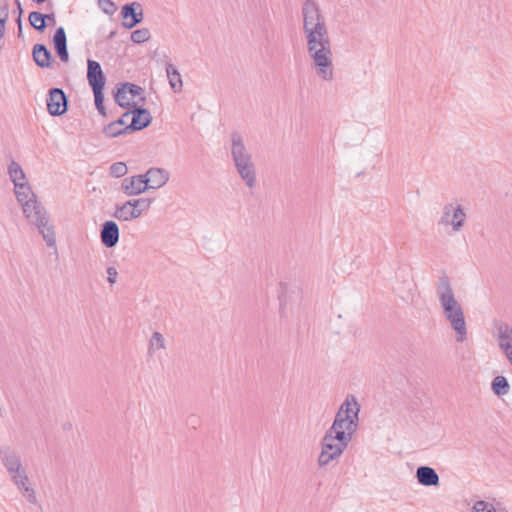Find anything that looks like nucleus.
Segmentation results:
<instances>
[{"label": "nucleus", "instance_id": "f03ea898", "mask_svg": "<svg viewBox=\"0 0 512 512\" xmlns=\"http://www.w3.org/2000/svg\"><path fill=\"white\" fill-rule=\"evenodd\" d=\"M436 293L443 315L455 332L456 341L463 343L467 339V325L461 304L457 301L450 279L446 275L438 278Z\"/></svg>", "mask_w": 512, "mask_h": 512}, {"label": "nucleus", "instance_id": "473e14b6", "mask_svg": "<svg viewBox=\"0 0 512 512\" xmlns=\"http://www.w3.org/2000/svg\"><path fill=\"white\" fill-rule=\"evenodd\" d=\"M94 93V100H95V106L98 110V112L102 116H106V109L104 106V93L103 90L93 91Z\"/></svg>", "mask_w": 512, "mask_h": 512}, {"label": "nucleus", "instance_id": "a19ab883", "mask_svg": "<svg viewBox=\"0 0 512 512\" xmlns=\"http://www.w3.org/2000/svg\"><path fill=\"white\" fill-rule=\"evenodd\" d=\"M43 16H44V22L46 20L55 22V15L53 13H51V14H43Z\"/></svg>", "mask_w": 512, "mask_h": 512}, {"label": "nucleus", "instance_id": "c9c22d12", "mask_svg": "<svg viewBox=\"0 0 512 512\" xmlns=\"http://www.w3.org/2000/svg\"><path fill=\"white\" fill-rule=\"evenodd\" d=\"M9 17V7L6 0H0V28L5 27V23Z\"/></svg>", "mask_w": 512, "mask_h": 512}, {"label": "nucleus", "instance_id": "2f4dec72", "mask_svg": "<svg viewBox=\"0 0 512 512\" xmlns=\"http://www.w3.org/2000/svg\"><path fill=\"white\" fill-rule=\"evenodd\" d=\"M127 171V166L123 162H116L110 166V174L116 178L123 177Z\"/></svg>", "mask_w": 512, "mask_h": 512}, {"label": "nucleus", "instance_id": "9b49d317", "mask_svg": "<svg viewBox=\"0 0 512 512\" xmlns=\"http://www.w3.org/2000/svg\"><path fill=\"white\" fill-rule=\"evenodd\" d=\"M120 230L113 220H107L101 225L100 240L106 248H113L119 242Z\"/></svg>", "mask_w": 512, "mask_h": 512}, {"label": "nucleus", "instance_id": "7c9ffc66", "mask_svg": "<svg viewBox=\"0 0 512 512\" xmlns=\"http://www.w3.org/2000/svg\"><path fill=\"white\" fill-rule=\"evenodd\" d=\"M150 37H151V34H150L149 29H147V28L137 29L131 33V40L137 44L144 43V42L148 41L150 39Z\"/></svg>", "mask_w": 512, "mask_h": 512}, {"label": "nucleus", "instance_id": "ddd939ff", "mask_svg": "<svg viewBox=\"0 0 512 512\" xmlns=\"http://www.w3.org/2000/svg\"><path fill=\"white\" fill-rule=\"evenodd\" d=\"M121 191L126 196H137L147 191V183L142 174L126 177L121 182Z\"/></svg>", "mask_w": 512, "mask_h": 512}, {"label": "nucleus", "instance_id": "39448f33", "mask_svg": "<svg viewBox=\"0 0 512 512\" xmlns=\"http://www.w3.org/2000/svg\"><path fill=\"white\" fill-rule=\"evenodd\" d=\"M21 206L25 217L37 227L47 246L54 247L56 238L53 226L49 225L47 212L37 197L24 201Z\"/></svg>", "mask_w": 512, "mask_h": 512}, {"label": "nucleus", "instance_id": "a878e982", "mask_svg": "<svg viewBox=\"0 0 512 512\" xmlns=\"http://www.w3.org/2000/svg\"><path fill=\"white\" fill-rule=\"evenodd\" d=\"M8 175L14 186H16V183L27 181L22 167L14 160H12L8 166Z\"/></svg>", "mask_w": 512, "mask_h": 512}, {"label": "nucleus", "instance_id": "72a5a7b5", "mask_svg": "<svg viewBox=\"0 0 512 512\" xmlns=\"http://www.w3.org/2000/svg\"><path fill=\"white\" fill-rule=\"evenodd\" d=\"M337 458L338 457L335 456L334 454L327 452L326 450L321 448V452L318 456L317 462L320 467H324Z\"/></svg>", "mask_w": 512, "mask_h": 512}, {"label": "nucleus", "instance_id": "6ab92c4d", "mask_svg": "<svg viewBox=\"0 0 512 512\" xmlns=\"http://www.w3.org/2000/svg\"><path fill=\"white\" fill-rule=\"evenodd\" d=\"M112 217L121 222H129L138 218L130 200L122 204H116Z\"/></svg>", "mask_w": 512, "mask_h": 512}, {"label": "nucleus", "instance_id": "f8f14e48", "mask_svg": "<svg viewBox=\"0 0 512 512\" xmlns=\"http://www.w3.org/2000/svg\"><path fill=\"white\" fill-rule=\"evenodd\" d=\"M87 80L92 91L104 90L106 78L101 65L95 60L87 62Z\"/></svg>", "mask_w": 512, "mask_h": 512}, {"label": "nucleus", "instance_id": "20e7f679", "mask_svg": "<svg viewBox=\"0 0 512 512\" xmlns=\"http://www.w3.org/2000/svg\"><path fill=\"white\" fill-rule=\"evenodd\" d=\"M231 141V157L235 168L249 189L256 186V168L252 154L245 145L244 138L238 131L230 134Z\"/></svg>", "mask_w": 512, "mask_h": 512}, {"label": "nucleus", "instance_id": "dca6fc26", "mask_svg": "<svg viewBox=\"0 0 512 512\" xmlns=\"http://www.w3.org/2000/svg\"><path fill=\"white\" fill-rule=\"evenodd\" d=\"M348 444V441H342V439L334 437V434L328 431L325 432L321 440V448L334 454L338 458L342 455Z\"/></svg>", "mask_w": 512, "mask_h": 512}, {"label": "nucleus", "instance_id": "f704fd0d", "mask_svg": "<svg viewBox=\"0 0 512 512\" xmlns=\"http://www.w3.org/2000/svg\"><path fill=\"white\" fill-rule=\"evenodd\" d=\"M98 5L107 15H113L117 10V6L112 0H98Z\"/></svg>", "mask_w": 512, "mask_h": 512}, {"label": "nucleus", "instance_id": "ea45409f", "mask_svg": "<svg viewBox=\"0 0 512 512\" xmlns=\"http://www.w3.org/2000/svg\"><path fill=\"white\" fill-rule=\"evenodd\" d=\"M15 3H16V6H17V10L19 12V17H18L17 23H18V27H19V36H20L22 34L21 15L23 13V9H22V6H21V3H20L19 0H15Z\"/></svg>", "mask_w": 512, "mask_h": 512}, {"label": "nucleus", "instance_id": "4c0bfd02", "mask_svg": "<svg viewBox=\"0 0 512 512\" xmlns=\"http://www.w3.org/2000/svg\"><path fill=\"white\" fill-rule=\"evenodd\" d=\"M8 473L10 474L12 481L19 479V477L23 475H27L22 463L20 465L15 466L13 469L9 470Z\"/></svg>", "mask_w": 512, "mask_h": 512}, {"label": "nucleus", "instance_id": "f257e3e1", "mask_svg": "<svg viewBox=\"0 0 512 512\" xmlns=\"http://www.w3.org/2000/svg\"><path fill=\"white\" fill-rule=\"evenodd\" d=\"M303 32L311 66L323 81L334 79L332 44L320 7L314 0L302 5Z\"/></svg>", "mask_w": 512, "mask_h": 512}, {"label": "nucleus", "instance_id": "37998d69", "mask_svg": "<svg viewBox=\"0 0 512 512\" xmlns=\"http://www.w3.org/2000/svg\"><path fill=\"white\" fill-rule=\"evenodd\" d=\"M511 356L507 357V359L509 360V362L511 363L512 365V352L510 353Z\"/></svg>", "mask_w": 512, "mask_h": 512}, {"label": "nucleus", "instance_id": "4be33fe9", "mask_svg": "<svg viewBox=\"0 0 512 512\" xmlns=\"http://www.w3.org/2000/svg\"><path fill=\"white\" fill-rule=\"evenodd\" d=\"M0 458L7 471L22 463L19 454L9 447L0 448Z\"/></svg>", "mask_w": 512, "mask_h": 512}, {"label": "nucleus", "instance_id": "1a4fd4ad", "mask_svg": "<svg viewBox=\"0 0 512 512\" xmlns=\"http://www.w3.org/2000/svg\"><path fill=\"white\" fill-rule=\"evenodd\" d=\"M144 92L143 88L139 85L133 83H122L121 87L117 88V91L114 95L115 102L123 107L127 108L131 106L132 101L137 97L142 95Z\"/></svg>", "mask_w": 512, "mask_h": 512}, {"label": "nucleus", "instance_id": "58836bf2", "mask_svg": "<svg viewBox=\"0 0 512 512\" xmlns=\"http://www.w3.org/2000/svg\"><path fill=\"white\" fill-rule=\"evenodd\" d=\"M106 272H107L108 283L111 286L114 285L116 283L117 277H118V271H117L116 267L109 266V267H107Z\"/></svg>", "mask_w": 512, "mask_h": 512}, {"label": "nucleus", "instance_id": "bb28decb", "mask_svg": "<svg viewBox=\"0 0 512 512\" xmlns=\"http://www.w3.org/2000/svg\"><path fill=\"white\" fill-rule=\"evenodd\" d=\"M491 389L496 396H504L509 393L510 385L504 376H496L491 383Z\"/></svg>", "mask_w": 512, "mask_h": 512}, {"label": "nucleus", "instance_id": "b1692460", "mask_svg": "<svg viewBox=\"0 0 512 512\" xmlns=\"http://www.w3.org/2000/svg\"><path fill=\"white\" fill-rule=\"evenodd\" d=\"M14 193L20 204L24 203V201L27 202L32 198H36L35 193L32 191V188L27 181L16 183V186H14Z\"/></svg>", "mask_w": 512, "mask_h": 512}, {"label": "nucleus", "instance_id": "423d86ee", "mask_svg": "<svg viewBox=\"0 0 512 512\" xmlns=\"http://www.w3.org/2000/svg\"><path fill=\"white\" fill-rule=\"evenodd\" d=\"M466 213L460 204L448 203L442 209V215L438 220V225L452 226L454 232H459L465 224Z\"/></svg>", "mask_w": 512, "mask_h": 512}, {"label": "nucleus", "instance_id": "7ed1b4c3", "mask_svg": "<svg viewBox=\"0 0 512 512\" xmlns=\"http://www.w3.org/2000/svg\"><path fill=\"white\" fill-rule=\"evenodd\" d=\"M359 412L360 405L357 399L353 395L347 396L327 431L342 441L350 442L358 428Z\"/></svg>", "mask_w": 512, "mask_h": 512}, {"label": "nucleus", "instance_id": "2eb2a0df", "mask_svg": "<svg viewBox=\"0 0 512 512\" xmlns=\"http://www.w3.org/2000/svg\"><path fill=\"white\" fill-rule=\"evenodd\" d=\"M142 176L147 183V190L161 188L169 180V173L163 168H150Z\"/></svg>", "mask_w": 512, "mask_h": 512}, {"label": "nucleus", "instance_id": "c756f323", "mask_svg": "<svg viewBox=\"0 0 512 512\" xmlns=\"http://www.w3.org/2000/svg\"><path fill=\"white\" fill-rule=\"evenodd\" d=\"M165 349V340L160 332H154L149 341V353L152 354L157 350Z\"/></svg>", "mask_w": 512, "mask_h": 512}, {"label": "nucleus", "instance_id": "4468645a", "mask_svg": "<svg viewBox=\"0 0 512 512\" xmlns=\"http://www.w3.org/2000/svg\"><path fill=\"white\" fill-rule=\"evenodd\" d=\"M494 327L497 331V340L501 350L505 353L506 357L511 356L512 352V327L502 321L494 323Z\"/></svg>", "mask_w": 512, "mask_h": 512}, {"label": "nucleus", "instance_id": "cd10ccee", "mask_svg": "<svg viewBox=\"0 0 512 512\" xmlns=\"http://www.w3.org/2000/svg\"><path fill=\"white\" fill-rule=\"evenodd\" d=\"M135 212L137 213V217L139 218L144 212L148 211L153 203L152 198H137L130 199Z\"/></svg>", "mask_w": 512, "mask_h": 512}, {"label": "nucleus", "instance_id": "f3484780", "mask_svg": "<svg viewBox=\"0 0 512 512\" xmlns=\"http://www.w3.org/2000/svg\"><path fill=\"white\" fill-rule=\"evenodd\" d=\"M416 479L423 486H438L440 478L432 467L419 466L416 470Z\"/></svg>", "mask_w": 512, "mask_h": 512}, {"label": "nucleus", "instance_id": "c85d7f7f", "mask_svg": "<svg viewBox=\"0 0 512 512\" xmlns=\"http://www.w3.org/2000/svg\"><path fill=\"white\" fill-rule=\"evenodd\" d=\"M30 25L39 32H43L46 29V22H44L43 13L33 11L28 16Z\"/></svg>", "mask_w": 512, "mask_h": 512}, {"label": "nucleus", "instance_id": "412c9836", "mask_svg": "<svg viewBox=\"0 0 512 512\" xmlns=\"http://www.w3.org/2000/svg\"><path fill=\"white\" fill-rule=\"evenodd\" d=\"M13 483L29 503H37L36 493L35 490L30 486V480L28 478V475H23L19 477V479L13 480Z\"/></svg>", "mask_w": 512, "mask_h": 512}, {"label": "nucleus", "instance_id": "e433bc0d", "mask_svg": "<svg viewBox=\"0 0 512 512\" xmlns=\"http://www.w3.org/2000/svg\"><path fill=\"white\" fill-rule=\"evenodd\" d=\"M473 512H496L494 507L485 501H478L473 507Z\"/></svg>", "mask_w": 512, "mask_h": 512}, {"label": "nucleus", "instance_id": "5701e85b", "mask_svg": "<svg viewBox=\"0 0 512 512\" xmlns=\"http://www.w3.org/2000/svg\"><path fill=\"white\" fill-rule=\"evenodd\" d=\"M125 118L126 117L122 116L118 120L113 121V122L109 123L108 125H106L103 129V133L108 137H117L122 134L130 133L131 132L130 130L125 129V127L127 126L126 122L124 120Z\"/></svg>", "mask_w": 512, "mask_h": 512}, {"label": "nucleus", "instance_id": "0eeeda50", "mask_svg": "<svg viewBox=\"0 0 512 512\" xmlns=\"http://www.w3.org/2000/svg\"><path fill=\"white\" fill-rule=\"evenodd\" d=\"M68 97L61 88H51L48 91L46 105L52 116H61L68 110Z\"/></svg>", "mask_w": 512, "mask_h": 512}, {"label": "nucleus", "instance_id": "aec40b11", "mask_svg": "<svg viewBox=\"0 0 512 512\" xmlns=\"http://www.w3.org/2000/svg\"><path fill=\"white\" fill-rule=\"evenodd\" d=\"M32 56L39 67L48 68L51 66L52 54L44 44H35Z\"/></svg>", "mask_w": 512, "mask_h": 512}, {"label": "nucleus", "instance_id": "c03bdc74", "mask_svg": "<svg viewBox=\"0 0 512 512\" xmlns=\"http://www.w3.org/2000/svg\"><path fill=\"white\" fill-rule=\"evenodd\" d=\"M115 35V32H111L109 38H112Z\"/></svg>", "mask_w": 512, "mask_h": 512}, {"label": "nucleus", "instance_id": "6e6552de", "mask_svg": "<svg viewBox=\"0 0 512 512\" xmlns=\"http://www.w3.org/2000/svg\"><path fill=\"white\" fill-rule=\"evenodd\" d=\"M120 15L123 19L122 25L126 29H132L143 21V7L139 2L127 3L121 8Z\"/></svg>", "mask_w": 512, "mask_h": 512}, {"label": "nucleus", "instance_id": "a211bd4d", "mask_svg": "<svg viewBox=\"0 0 512 512\" xmlns=\"http://www.w3.org/2000/svg\"><path fill=\"white\" fill-rule=\"evenodd\" d=\"M53 43L55 51L58 57L61 59V61L68 62L69 53L67 49V38L63 27H59L56 29L55 34L53 36Z\"/></svg>", "mask_w": 512, "mask_h": 512}, {"label": "nucleus", "instance_id": "393cba45", "mask_svg": "<svg viewBox=\"0 0 512 512\" xmlns=\"http://www.w3.org/2000/svg\"><path fill=\"white\" fill-rule=\"evenodd\" d=\"M166 74L171 88L175 92H180L183 86L182 78L179 71L174 67L173 64H168L166 66Z\"/></svg>", "mask_w": 512, "mask_h": 512}, {"label": "nucleus", "instance_id": "79ce46f5", "mask_svg": "<svg viewBox=\"0 0 512 512\" xmlns=\"http://www.w3.org/2000/svg\"><path fill=\"white\" fill-rule=\"evenodd\" d=\"M511 356L507 357V359L509 360V362L511 363L512 365V352L510 353Z\"/></svg>", "mask_w": 512, "mask_h": 512}, {"label": "nucleus", "instance_id": "9d476101", "mask_svg": "<svg viewBox=\"0 0 512 512\" xmlns=\"http://www.w3.org/2000/svg\"><path fill=\"white\" fill-rule=\"evenodd\" d=\"M129 115H132V121L125 127V129L130 130L131 132L139 131L148 127L152 121L150 111L143 107H135L134 109L125 112L123 117H128Z\"/></svg>", "mask_w": 512, "mask_h": 512}]
</instances>
